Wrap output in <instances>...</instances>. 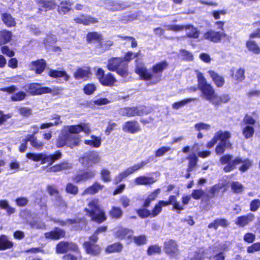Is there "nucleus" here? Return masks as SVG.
Instances as JSON below:
<instances>
[{
  "label": "nucleus",
  "mask_w": 260,
  "mask_h": 260,
  "mask_svg": "<svg viewBox=\"0 0 260 260\" xmlns=\"http://www.w3.org/2000/svg\"><path fill=\"white\" fill-rule=\"evenodd\" d=\"M168 67L166 61H162L154 65L152 68V73L147 70L143 64H137L136 72L144 80L148 81V84H155L159 82L162 77V72Z\"/></svg>",
  "instance_id": "f257e3e1"
},
{
  "label": "nucleus",
  "mask_w": 260,
  "mask_h": 260,
  "mask_svg": "<svg viewBox=\"0 0 260 260\" xmlns=\"http://www.w3.org/2000/svg\"><path fill=\"white\" fill-rule=\"evenodd\" d=\"M87 214L92 221L101 223L106 219L104 211L101 208L99 200L93 199L89 201L87 207L85 209Z\"/></svg>",
  "instance_id": "f03ea898"
},
{
  "label": "nucleus",
  "mask_w": 260,
  "mask_h": 260,
  "mask_svg": "<svg viewBox=\"0 0 260 260\" xmlns=\"http://www.w3.org/2000/svg\"><path fill=\"white\" fill-rule=\"evenodd\" d=\"M196 73L198 79V88L201 90L203 97L207 101L211 100L215 93L213 87L207 82L203 73L197 70L196 71Z\"/></svg>",
  "instance_id": "7ed1b4c3"
},
{
  "label": "nucleus",
  "mask_w": 260,
  "mask_h": 260,
  "mask_svg": "<svg viewBox=\"0 0 260 260\" xmlns=\"http://www.w3.org/2000/svg\"><path fill=\"white\" fill-rule=\"evenodd\" d=\"M80 137L79 135H74L67 131L63 132L57 140L56 146L62 147L67 146L71 148L79 145Z\"/></svg>",
  "instance_id": "20e7f679"
},
{
  "label": "nucleus",
  "mask_w": 260,
  "mask_h": 260,
  "mask_svg": "<svg viewBox=\"0 0 260 260\" xmlns=\"http://www.w3.org/2000/svg\"><path fill=\"white\" fill-rule=\"evenodd\" d=\"M107 69L112 72L116 71L122 77H126L128 75L127 64L123 63V59L120 57H113L109 59L107 65Z\"/></svg>",
  "instance_id": "39448f33"
},
{
  "label": "nucleus",
  "mask_w": 260,
  "mask_h": 260,
  "mask_svg": "<svg viewBox=\"0 0 260 260\" xmlns=\"http://www.w3.org/2000/svg\"><path fill=\"white\" fill-rule=\"evenodd\" d=\"M101 156L98 151H91L84 153L79 159V162L84 168H90L100 163Z\"/></svg>",
  "instance_id": "423d86ee"
},
{
  "label": "nucleus",
  "mask_w": 260,
  "mask_h": 260,
  "mask_svg": "<svg viewBox=\"0 0 260 260\" xmlns=\"http://www.w3.org/2000/svg\"><path fill=\"white\" fill-rule=\"evenodd\" d=\"M241 163L242 165L239 168V170L242 172L246 171L252 165V161L248 159H243L240 157H237L230 162L228 165L224 167L223 170L225 172H229L233 170L236 166Z\"/></svg>",
  "instance_id": "0eeeda50"
},
{
  "label": "nucleus",
  "mask_w": 260,
  "mask_h": 260,
  "mask_svg": "<svg viewBox=\"0 0 260 260\" xmlns=\"http://www.w3.org/2000/svg\"><path fill=\"white\" fill-rule=\"evenodd\" d=\"M119 112L121 115L128 117L141 116L148 113L146 111V107L144 106L122 108L120 109Z\"/></svg>",
  "instance_id": "6e6552de"
},
{
  "label": "nucleus",
  "mask_w": 260,
  "mask_h": 260,
  "mask_svg": "<svg viewBox=\"0 0 260 260\" xmlns=\"http://www.w3.org/2000/svg\"><path fill=\"white\" fill-rule=\"evenodd\" d=\"M23 88L26 92L32 95L51 93L53 91V90L49 87H41L40 84L35 83L26 84Z\"/></svg>",
  "instance_id": "1a4fd4ad"
},
{
  "label": "nucleus",
  "mask_w": 260,
  "mask_h": 260,
  "mask_svg": "<svg viewBox=\"0 0 260 260\" xmlns=\"http://www.w3.org/2000/svg\"><path fill=\"white\" fill-rule=\"evenodd\" d=\"M149 161H142L140 163L135 164L133 166L126 169L123 172L120 173L118 175L116 176L115 178V181L116 183H117L118 182H120L129 175L134 173L137 170L142 168Z\"/></svg>",
  "instance_id": "9d476101"
},
{
  "label": "nucleus",
  "mask_w": 260,
  "mask_h": 260,
  "mask_svg": "<svg viewBox=\"0 0 260 260\" xmlns=\"http://www.w3.org/2000/svg\"><path fill=\"white\" fill-rule=\"evenodd\" d=\"M69 250L79 252L78 246L72 242L61 241L56 246V251L57 253H64Z\"/></svg>",
  "instance_id": "9b49d317"
},
{
  "label": "nucleus",
  "mask_w": 260,
  "mask_h": 260,
  "mask_svg": "<svg viewBox=\"0 0 260 260\" xmlns=\"http://www.w3.org/2000/svg\"><path fill=\"white\" fill-rule=\"evenodd\" d=\"M96 173L95 170L90 169L83 173L76 174L73 177V180L77 183L84 182L94 178Z\"/></svg>",
  "instance_id": "f8f14e48"
},
{
  "label": "nucleus",
  "mask_w": 260,
  "mask_h": 260,
  "mask_svg": "<svg viewBox=\"0 0 260 260\" xmlns=\"http://www.w3.org/2000/svg\"><path fill=\"white\" fill-rule=\"evenodd\" d=\"M226 34L223 32L215 31L210 30L204 35L203 38L214 43L219 42L223 37H225Z\"/></svg>",
  "instance_id": "ddd939ff"
},
{
  "label": "nucleus",
  "mask_w": 260,
  "mask_h": 260,
  "mask_svg": "<svg viewBox=\"0 0 260 260\" xmlns=\"http://www.w3.org/2000/svg\"><path fill=\"white\" fill-rule=\"evenodd\" d=\"M50 220L53 221L55 223H59V224L61 226L78 223L79 225L76 227V230L82 229L85 225V222L84 220L68 219L66 220L63 221L61 220L53 219L51 218H50Z\"/></svg>",
  "instance_id": "4468645a"
},
{
  "label": "nucleus",
  "mask_w": 260,
  "mask_h": 260,
  "mask_svg": "<svg viewBox=\"0 0 260 260\" xmlns=\"http://www.w3.org/2000/svg\"><path fill=\"white\" fill-rule=\"evenodd\" d=\"M254 218V214L249 213L245 215L238 217L235 220V224L240 228H243L252 222Z\"/></svg>",
  "instance_id": "2eb2a0df"
},
{
  "label": "nucleus",
  "mask_w": 260,
  "mask_h": 260,
  "mask_svg": "<svg viewBox=\"0 0 260 260\" xmlns=\"http://www.w3.org/2000/svg\"><path fill=\"white\" fill-rule=\"evenodd\" d=\"M122 130L124 132L135 134L140 131L141 128L137 121H128L123 124Z\"/></svg>",
  "instance_id": "dca6fc26"
},
{
  "label": "nucleus",
  "mask_w": 260,
  "mask_h": 260,
  "mask_svg": "<svg viewBox=\"0 0 260 260\" xmlns=\"http://www.w3.org/2000/svg\"><path fill=\"white\" fill-rule=\"evenodd\" d=\"M83 247L85 249L86 253L91 255H97L101 251V248L99 245L92 243L91 242H84Z\"/></svg>",
  "instance_id": "f3484780"
},
{
  "label": "nucleus",
  "mask_w": 260,
  "mask_h": 260,
  "mask_svg": "<svg viewBox=\"0 0 260 260\" xmlns=\"http://www.w3.org/2000/svg\"><path fill=\"white\" fill-rule=\"evenodd\" d=\"M165 252L172 255L175 256L178 254V248L176 242L173 240H169L165 243Z\"/></svg>",
  "instance_id": "a211bd4d"
},
{
  "label": "nucleus",
  "mask_w": 260,
  "mask_h": 260,
  "mask_svg": "<svg viewBox=\"0 0 260 260\" xmlns=\"http://www.w3.org/2000/svg\"><path fill=\"white\" fill-rule=\"evenodd\" d=\"M90 74V69L88 67L79 68L74 73V77L76 80H86Z\"/></svg>",
  "instance_id": "6ab92c4d"
},
{
  "label": "nucleus",
  "mask_w": 260,
  "mask_h": 260,
  "mask_svg": "<svg viewBox=\"0 0 260 260\" xmlns=\"http://www.w3.org/2000/svg\"><path fill=\"white\" fill-rule=\"evenodd\" d=\"M76 23L82 24L84 25H88L91 24H94L98 22L96 18H93L90 15H81L78 17L74 19Z\"/></svg>",
  "instance_id": "aec40b11"
},
{
  "label": "nucleus",
  "mask_w": 260,
  "mask_h": 260,
  "mask_svg": "<svg viewBox=\"0 0 260 260\" xmlns=\"http://www.w3.org/2000/svg\"><path fill=\"white\" fill-rule=\"evenodd\" d=\"M65 236V231L61 229L56 228L53 231L45 234V237L46 239L52 240H58L63 238Z\"/></svg>",
  "instance_id": "412c9836"
},
{
  "label": "nucleus",
  "mask_w": 260,
  "mask_h": 260,
  "mask_svg": "<svg viewBox=\"0 0 260 260\" xmlns=\"http://www.w3.org/2000/svg\"><path fill=\"white\" fill-rule=\"evenodd\" d=\"M208 74L217 87H221L225 83L224 77L213 70H209Z\"/></svg>",
  "instance_id": "4be33fe9"
},
{
  "label": "nucleus",
  "mask_w": 260,
  "mask_h": 260,
  "mask_svg": "<svg viewBox=\"0 0 260 260\" xmlns=\"http://www.w3.org/2000/svg\"><path fill=\"white\" fill-rule=\"evenodd\" d=\"M42 158L41 164L48 163L49 165H51L53 162L61 158L62 156L61 153L59 151H57L56 153L52 155H47L42 153Z\"/></svg>",
  "instance_id": "5701e85b"
},
{
  "label": "nucleus",
  "mask_w": 260,
  "mask_h": 260,
  "mask_svg": "<svg viewBox=\"0 0 260 260\" xmlns=\"http://www.w3.org/2000/svg\"><path fill=\"white\" fill-rule=\"evenodd\" d=\"M134 234L133 230L124 228L123 227H119L115 232V236L119 239H123L124 238L131 239L132 238Z\"/></svg>",
  "instance_id": "b1692460"
},
{
  "label": "nucleus",
  "mask_w": 260,
  "mask_h": 260,
  "mask_svg": "<svg viewBox=\"0 0 260 260\" xmlns=\"http://www.w3.org/2000/svg\"><path fill=\"white\" fill-rule=\"evenodd\" d=\"M104 186L98 182H94L92 185L86 188L81 193V196H84L86 194L92 195L98 193L100 190L103 189Z\"/></svg>",
  "instance_id": "393cba45"
},
{
  "label": "nucleus",
  "mask_w": 260,
  "mask_h": 260,
  "mask_svg": "<svg viewBox=\"0 0 260 260\" xmlns=\"http://www.w3.org/2000/svg\"><path fill=\"white\" fill-rule=\"evenodd\" d=\"M186 31V36L181 37V38L185 39L186 37L193 39H198L200 32L197 28L192 25L186 24L185 29Z\"/></svg>",
  "instance_id": "a878e982"
},
{
  "label": "nucleus",
  "mask_w": 260,
  "mask_h": 260,
  "mask_svg": "<svg viewBox=\"0 0 260 260\" xmlns=\"http://www.w3.org/2000/svg\"><path fill=\"white\" fill-rule=\"evenodd\" d=\"M215 135L217 140H220L219 143H224V144H226L228 145H231L229 140L231 137V134L229 132H223L222 131H219L217 132Z\"/></svg>",
  "instance_id": "bb28decb"
},
{
  "label": "nucleus",
  "mask_w": 260,
  "mask_h": 260,
  "mask_svg": "<svg viewBox=\"0 0 260 260\" xmlns=\"http://www.w3.org/2000/svg\"><path fill=\"white\" fill-rule=\"evenodd\" d=\"M155 180L153 177H146L145 176H139L134 180L136 185H150L154 183Z\"/></svg>",
  "instance_id": "cd10ccee"
},
{
  "label": "nucleus",
  "mask_w": 260,
  "mask_h": 260,
  "mask_svg": "<svg viewBox=\"0 0 260 260\" xmlns=\"http://www.w3.org/2000/svg\"><path fill=\"white\" fill-rule=\"evenodd\" d=\"M27 138L29 139L31 146L35 149L40 150L43 148L44 143L38 140L34 135H27Z\"/></svg>",
  "instance_id": "c85d7f7f"
},
{
  "label": "nucleus",
  "mask_w": 260,
  "mask_h": 260,
  "mask_svg": "<svg viewBox=\"0 0 260 260\" xmlns=\"http://www.w3.org/2000/svg\"><path fill=\"white\" fill-rule=\"evenodd\" d=\"M228 225L229 222L226 219L224 218H217L214 220L212 222L209 223L208 226L210 229L213 228L216 230L218 226L226 227Z\"/></svg>",
  "instance_id": "c756f323"
},
{
  "label": "nucleus",
  "mask_w": 260,
  "mask_h": 260,
  "mask_svg": "<svg viewBox=\"0 0 260 260\" xmlns=\"http://www.w3.org/2000/svg\"><path fill=\"white\" fill-rule=\"evenodd\" d=\"M116 82V79L111 73H108L105 75L104 78L101 79L100 82L102 85L108 86H112Z\"/></svg>",
  "instance_id": "7c9ffc66"
},
{
  "label": "nucleus",
  "mask_w": 260,
  "mask_h": 260,
  "mask_svg": "<svg viewBox=\"0 0 260 260\" xmlns=\"http://www.w3.org/2000/svg\"><path fill=\"white\" fill-rule=\"evenodd\" d=\"M84 143L90 146L98 148L101 145V139L99 137L92 135L90 137V139L85 140Z\"/></svg>",
  "instance_id": "2f4dec72"
},
{
  "label": "nucleus",
  "mask_w": 260,
  "mask_h": 260,
  "mask_svg": "<svg viewBox=\"0 0 260 260\" xmlns=\"http://www.w3.org/2000/svg\"><path fill=\"white\" fill-rule=\"evenodd\" d=\"M12 36V34L10 31L7 30L0 31V46L9 42L11 40Z\"/></svg>",
  "instance_id": "473e14b6"
},
{
  "label": "nucleus",
  "mask_w": 260,
  "mask_h": 260,
  "mask_svg": "<svg viewBox=\"0 0 260 260\" xmlns=\"http://www.w3.org/2000/svg\"><path fill=\"white\" fill-rule=\"evenodd\" d=\"M0 208L6 210L8 215H10L15 212V209L10 206L8 201L5 200H0Z\"/></svg>",
  "instance_id": "72a5a7b5"
},
{
  "label": "nucleus",
  "mask_w": 260,
  "mask_h": 260,
  "mask_svg": "<svg viewBox=\"0 0 260 260\" xmlns=\"http://www.w3.org/2000/svg\"><path fill=\"white\" fill-rule=\"evenodd\" d=\"M187 159L189 160L187 171L188 172H190L196 166L198 158L196 154L192 153L188 155L187 157Z\"/></svg>",
  "instance_id": "f704fd0d"
},
{
  "label": "nucleus",
  "mask_w": 260,
  "mask_h": 260,
  "mask_svg": "<svg viewBox=\"0 0 260 260\" xmlns=\"http://www.w3.org/2000/svg\"><path fill=\"white\" fill-rule=\"evenodd\" d=\"M39 6L46 9V10L54 9L55 6L54 0H37Z\"/></svg>",
  "instance_id": "c9c22d12"
},
{
  "label": "nucleus",
  "mask_w": 260,
  "mask_h": 260,
  "mask_svg": "<svg viewBox=\"0 0 260 260\" xmlns=\"http://www.w3.org/2000/svg\"><path fill=\"white\" fill-rule=\"evenodd\" d=\"M2 19L3 22L8 27L14 26L16 25L14 18L10 14L3 13Z\"/></svg>",
  "instance_id": "e433bc0d"
},
{
  "label": "nucleus",
  "mask_w": 260,
  "mask_h": 260,
  "mask_svg": "<svg viewBox=\"0 0 260 260\" xmlns=\"http://www.w3.org/2000/svg\"><path fill=\"white\" fill-rule=\"evenodd\" d=\"M49 75L53 78L62 77L64 81H68L70 76L67 74L66 72L57 70H50L49 73Z\"/></svg>",
  "instance_id": "4c0bfd02"
},
{
  "label": "nucleus",
  "mask_w": 260,
  "mask_h": 260,
  "mask_svg": "<svg viewBox=\"0 0 260 260\" xmlns=\"http://www.w3.org/2000/svg\"><path fill=\"white\" fill-rule=\"evenodd\" d=\"M123 248V246L120 243H115L113 244L109 245L106 249L107 253L119 252Z\"/></svg>",
  "instance_id": "58836bf2"
},
{
  "label": "nucleus",
  "mask_w": 260,
  "mask_h": 260,
  "mask_svg": "<svg viewBox=\"0 0 260 260\" xmlns=\"http://www.w3.org/2000/svg\"><path fill=\"white\" fill-rule=\"evenodd\" d=\"M160 192V189L158 188L155 190L150 194H149L148 198L146 199L144 202V206L145 207H148L150 206L151 202L156 199L157 196L159 194Z\"/></svg>",
  "instance_id": "ea45409f"
},
{
  "label": "nucleus",
  "mask_w": 260,
  "mask_h": 260,
  "mask_svg": "<svg viewBox=\"0 0 260 260\" xmlns=\"http://www.w3.org/2000/svg\"><path fill=\"white\" fill-rule=\"evenodd\" d=\"M12 246L13 243L9 241L6 236H0V250H5L11 248Z\"/></svg>",
  "instance_id": "a19ab883"
},
{
  "label": "nucleus",
  "mask_w": 260,
  "mask_h": 260,
  "mask_svg": "<svg viewBox=\"0 0 260 260\" xmlns=\"http://www.w3.org/2000/svg\"><path fill=\"white\" fill-rule=\"evenodd\" d=\"M254 129L252 126L243 125L242 127V134L246 139H249L252 137Z\"/></svg>",
  "instance_id": "79ce46f5"
},
{
  "label": "nucleus",
  "mask_w": 260,
  "mask_h": 260,
  "mask_svg": "<svg viewBox=\"0 0 260 260\" xmlns=\"http://www.w3.org/2000/svg\"><path fill=\"white\" fill-rule=\"evenodd\" d=\"M101 179L104 182H110L111 181V172L107 168H103L100 172Z\"/></svg>",
  "instance_id": "37998d69"
},
{
  "label": "nucleus",
  "mask_w": 260,
  "mask_h": 260,
  "mask_svg": "<svg viewBox=\"0 0 260 260\" xmlns=\"http://www.w3.org/2000/svg\"><path fill=\"white\" fill-rule=\"evenodd\" d=\"M35 67L37 74H41L44 70L46 67V62L44 59L38 60L33 63Z\"/></svg>",
  "instance_id": "c03bdc74"
},
{
  "label": "nucleus",
  "mask_w": 260,
  "mask_h": 260,
  "mask_svg": "<svg viewBox=\"0 0 260 260\" xmlns=\"http://www.w3.org/2000/svg\"><path fill=\"white\" fill-rule=\"evenodd\" d=\"M246 47L249 51H252L255 54H258L260 53V48L254 41H247Z\"/></svg>",
  "instance_id": "a18cd8bd"
},
{
  "label": "nucleus",
  "mask_w": 260,
  "mask_h": 260,
  "mask_svg": "<svg viewBox=\"0 0 260 260\" xmlns=\"http://www.w3.org/2000/svg\"><path fill=\"white\" fill-rule=\"evenodd\" d=\"M186 25L167 24L165 25L166 29L175 32L181 31L185 29Z\"/></svg>",
  "instance_id": "49530a36"
},
{
  "label": "nucleus",
  "mask_w": 260,
  "mask_h": 260,
  "mask_svg": "<svg viewBox=\"0 0 260 260\" xmlns=\"http://www.w3.org/2000/svg\"><path fill=\"white\" fill-rule=\"evenodd\" d=\"M60 5L58 8V12L61 14H65L66 12L70 11V6L71 5V3L67 1H62L60 3Z\"/></svg>",
  "instance_id": "de8ad7c7"
},
{
  "label": "nucleus",
  "mask_w": 260,
  "mask_h": 260,
  "mask_svg": "<svg viewBox=\"0 0 260 260\" xmlns=\"http://www.w3.org/2000/svg\"><path fill=\"white\" fill-rule=\"evenodd\" d=\"M86 40L89 43L100 41L102 40V36L97 32H89L87 35Z\"/></svg>",
  "instance_id": "09e8293b"
},
{
  "label": "nucleus",
  "mask_w": 260,
  "mask_h": 260,
  "mask_svg": "<svg viewBox=\"0 0 260 260\" xmlns=\"http://www.w3.org/2000/svg\"><path fill=\"white\" fill-rule=\"evenodd\" d=\"M164 204H166V203L164 201H160L157 204H156L151 212V216L152 217H155L158 215L161 212L162 210V206H164Z\"/></svg>",
  "instance_id": "8fccbe9b"
},
{
  "label": "nucleus",
  "mask_w": 260,
  "mask_h": 260,
  "mask_svg": "<svg viewBox=\"0 0 260 260\" xmlns=\"http://www.w3.org/2000/svg\"><path fill=\"white\" fill-rule=\"evenodd\" d=\"M231 187L232 190L237 193H241L244 190L243 185L238 181L231 182Z\"/></svg>",
  "instance_id": "3c124183"
},
{
  "label": "nucleus",
  "mask_w": 260,
  "mask_h": 260,
  "mask_svg": "<svg viewBox=\"0 0 260 260\" xmlns=\"http://www.w3.org/2000/svg\"><path fill=\"white\" fill-rule=\"evenodd\" d=\"M245 71L243 69H239L236 71L235 73H233L232 76L234 79L238 82H241L245 79Z\"/></svg>",
  "instance_id": "603ef678"
},
{
  "label": "nucleus",
  "mask_w": 260,
  "mask_h": 260,
  "mask_svg": "<svg viewBox=\"0 0 260 260\" xmlns=\"http://www.w3.org/2000/svg\"><path fill=\"white\" fill-rule=\"evenodd\" d=\"M196 98H189L187 99H185L180 102H176L172 105V107L175 109H178L182 107H183L185 105L187 104L188 102H190L191 101H193L196 100Z\"/></svg>",
  "instance_id": "864d4df0"
},
{
  "label": "nucleus",
  "mask_w": 260,
  "mask_h": 260,
  "mask_svg": "<svg viewBox=\"0 0 260 260\" xmlns=\"http://www.w3.org/2000/svg\"><path fill=\"white\" fill-rule=\"evenodd\" d=\"M133 240L134 243L138 246L146 244L147 243V238L145 235L134 236Z\"/></svg>",
  "instance_id": "5fc2aeb1"
},
{
  "label": "nucleus",
  "mask_w": 260,
  "mask_h": 260,
  "mask_svg": "<svg viewBox=\"0 0 260 260\" xmlns=\"http://www.w3.org/2000/svg\"><path fill=\"white\" fill-rule=\"evenodd\" d=\"M110 214L112 217L118 219L121 217L122 211L120 208L113 207L110 212Z\"/></svg>",
  "instance_id": "6e6d98bb"
},
{
  "label": "nucleus",
  "mask_w": 260,
  "mask_h": 260,
  "mask_svg": "<svg viewBox=\"0 0 260 260\" xmlns=\"http://www.w3.org/2000/svg\"><path fill=\"white\" fill-rule=\"evenodd\" d=\"M221 186L218 184L213 186L208 191L209 193L207 195L209 198H214L219 192Z\"/></svg>",
  "instance_id": "4d7b16f0"
},
{
  "label": "nucleus",
  "mask_w": 260,
  "mask_h": 260,
  "mask_svg": "<svg viewBox=\"0 0 260 260\" xmlns=\"http://www.w3.org/2000/svg\"><path fill=\"white\" fill-rule=\"evenodd\" d=\"M55 205L62 211H65L67 207L66 202L60 196L56 198Z\"/></svg>",
  "instance_id": "13d9d810"
},
{
  "label": "nucleus",
  "mask_w": 260,
  "mask_h": 260,
  "mask_svg": "<svg viewBox=\"0 0 260 260\" xmlns=\"http://www.w3.org/2000/svg\"><path fill=\"white\" fill-rule=\"evenodd\" d=\"M53 119L57 120V121H56L54 122V123H43L42 124H41L40 128L41 129L47 128H49L53 125H58L59 123H61V121L60 120V116L59 115H55L53 117Z\"/></svg>",
  "instance_id": "bf43d9fd"
},
{
  "label": "nucleus",
  "mask_w": 260,
  "mask_h": 260,
  "mask_svg": "<svg viewBox=\"0 0 260 260\" xmlns=\"http://www.w3.org/2000/svg\"><path fill=\"white\" fill-rule=\"evenodd\" d=\"M66 191L73 195H76L78 192V187L73 183H68L66 188Z\"/></svg>",
  "instance_id": "052dcab7"
},
{
  "label": "nucleus",
  "mask_w": 260,
  "mask_h": 260,
  "mask_svg": "<svg viewBox=\"0 0 260 260\" xmlns=\"http://www.w3.org/2000/svg\"><path fill=\"white\" fill-rule=\"evenodd\" d=\"M29 224L32 229L42 230L46 229L45 224L42 221L33 220L29 222Z\"/></svg>",
  "instance_id": "680f3d73"
},
{
  "label": "nucleus",
  "mask_w": 260,
  "mask_h": 260,
  "mask_svg": "<svg viewBox=\"0 0 260 260\" xmlns=\"http://www.w3.org/2000/svg\"><path fill=\"white\" fill-rule=\"evenodd\" d=\"M67 131L74 135H77L82 132L80 124L76 125L68 126L67 128Z\"/></svg>",
  "instance_id": "e2e57ef3"
},
{
  "label": "nucleus",
  "mask_w": 260,
  "mask_h": 260,
  "mask_svg": "<svg viewBox=\"0 0 260 260\" xmlns=\"http://www.w3.org/2000/svg\"><path fill=\"white\" fill-rule=\"evenodd\" d=\"M232 145H228L223 143H219L215 149V152L217 154H222L224 151L225 148H230Z\"/></svg>",
  "instance_id": "0e129e2a"
},
{
  "label": "nucleus",
  "mask_w": 260,
  "mask_h": 260,
  "mask_svg": "<svg viewBox=\"0 0 260 260\" xmlns=\"http://www.w3.org/2000/svg\"><path fill=\"white\" fill-rule=\"evenodd\" d=\"M171 147L168 146H163L156 150L155 152L156 157H161L164 156L167 152L171 150Z\"/></svg>",
  "instance_id": "69168bd1"
},
{
  "label": "nucleus",
  "mask_w": 260,
  "mask_h": 260,
  "mask_svg": "<svg viewBox=\"0 0 260 260\" xmlns=\"http://www.w3.org/2000/svg\"><path fill=\"white\" fill-rule=\"evenodd\" d=\"M26 93L23 91H19L13 95L11 99L13 101H21L26 97Z\"/></svg>",
  "instance_id": "338daca9"
},
{
  "label": "nucleus",
  "mask_w": 260,
  "mask_h": 260,
  "mask_svg": "<svg viewBox=\"0 0 260 260\" xmlns=\"http://www.w3.org/2000/svg\"><path fill=\"white\" fill-rule=\"evenodd\" d=\"M260 207V200L255 199L252 200L250 204V210L255 212Z\"/></svg>",
  "instance_id": "774afa93"
}]
</instances>
